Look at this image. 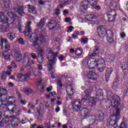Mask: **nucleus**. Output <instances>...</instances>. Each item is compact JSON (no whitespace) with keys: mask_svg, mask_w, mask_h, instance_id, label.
Masks as SVG:
<instances>
[{"mask_svg":"<svg viewBox=\"0 0 128 128\" xmlns=\"http://www.w3.org/2000/svg\"><path fill=\"white\" fill-rule=\"evenodd\" d=\"M108 102L110 103V106H112L113 108H116V112H120V109L118 108L120 104V99L118 96H112V94H110V92H108Z\"/></svg>","mask_w":128,"mask_h":128,"instance_id":"1","label":"nucleus"},{"mask_svg":"<svg viewBox=\"0 0 128 128\" xmlns=\"http://www.w3.org/2000/svg\"><path fill=\"white\" fill-rule=\"evenodd\" d=\"M58 54V52L54 53L52 50H50L49 51L48 57L49 62L47 66L48 72H50V70H54V64L56 63V58Z\"/></svg>","mask_w":128,"mask_h":128,"instance_id":"2","label":"nucleus"},{"mask_svg":"<svg viewBox=\"0 0 128 128\" xmlns=\"http://www.w3.org/2000/svg\"><path fill=\"white\" fill-rule=\"evenodd\" d=\"M4 116V118H6V120L4 122L6 124H9L10 126L11 125L12 126H18L20 124V119L16 118L14 116H8V115H6V114L4 112L2 113V116Z\"/></svg>","mask_w":128,"mask_h":128,"instance_id":"3","label":"nucleus"},{"mask_svg":"<svg viewBox=\"0 0 128 128\" xmlns=\"http://www.w3.org/2000/svg\"><path fill=\"white\" fill-rule=\"evenodd\" d=\"M88 4H90L91 6H94L98 4V0H84L80 6V12H84L88 10Z\"/></svg>","mask_w":128,"mask_h":128,"instance_id":"4","label":"nucleus"},{"mask_svg":"<svg viewBox=\"0 0 128 128\" xmlns=\"http://www.w3.org/2000/svg\"><path fill=\"white\" fill-rule=\"evenodd\" d=\"M104 64V60L102 58L96 60L94 58H90L87 62V64L90 68H94L98 66Z\"/></svg>","mask_w":128,"mask_h":128,"instance_id":"5","label":"nucleus"},{"mask_svg":"<svg viewBox=\"0 0 128 128\" xmlns=\"http://www.w3.org/2000/svg\"><path fill=\"white\" fill-rule=\"evenodd\" d=\"M29 40L31 42H38H38L40 44L46 42V37L44 35L40 34L39 38H38V35L36 33L32 34L30 36Z\"/></svg>","mask_w":128,"mask_h":128,"instance_id":"6","label":"nucleus"},{"mask_svg":"<svg viewBox=\"0 0 128 128\" xmlns=\"http://www.w3.org/2000/svg\"><path fill=\"white\" fill-rule=\"evenodd\" d=\"M120 112H116L114 114L112 115L110 117V124L111 126H116V122L120 120Z\"/></svg>","mask_w":128,"mask_h":128,"instance_id":"7","label":"nucleus"},{"mask_svg":"<svg viewBox=\"0 0 128 128\" xmlns=\"http://www.w3.org/2000/svg\"><path fill=\"white\" fill-rule=\"evenodd\" d=\"M98 34L101 38H104V37L108 36V31L104 26L98 27L97 30Z\"/></svg>","mask_w":128,"mask_h":128,"instance_id":"8","label":"nucleus"},{"mask_svg":"<svg viewBox=\"0 0 128 128\" xmlns=\"http://www.w3.org/2000/svg\"><path fill=\"white\" fill-rule=\"evenodd\" d=\"M36 52H38V62H39V64H42L44 62V50L42 49V48L39 46L37 48Z\"/></svg>","mask_w":128,"mask_h":128,"instance_id":"9","label":"nucleus"},{"mask_svg":"<svg viewBox=\"0 0 128 128\" xmlns=\"http://www.w3.org/2000/svg\"><path fill=\"white\" fill-rule=\"evenodd\" d=\"M72 106H73L74 112H78L82 108V100H77L72 102Z\"/></svg>","mask_w":128,"mask_h":128,"instance_id":"10","label":"nucleus"},{"mask_svg":"<svg viewBox=\"0 0 128 128\" xmlns=\"http://www.w3.org/2000/svg\"><path fill=\"white\" fill-rule=\"evenodd\" d=\"M11 54L14 58H16V60L17 62H20V60H22V54L18 52L16 50H12Z\"/></svg>","mask_w":128,"mask_h":128,"instance_id":"11","label":"nucleus"},{"mask_svg":"<svg viewBox=\"0 0 128 128\" xmlns=\"http://www.w3.org/2000/svg\"><path fill=\"white\" fill-rule=\"evenodd\" d=\"M104 54V50H100L98 48H95L93 53H90V56H102Z\"/></svg>","mask_w":128,"mask_h":128,"instance_id":"12","label":"nucleus"},{"mask_svg":"<svg viewBox=\"0 0 128 128\" xmlns=\"http://www.w3.org/2000/svg\"><path fill=\"white\" fill-rule=\"evenodd\" d=\"M4 42L5 44V50H6L8 51L10 50V43H8V41L6 39H2L1 40L2 50Z\"/></svg>","mask_w":128,"mask_h":128,"instance_id":"13","label":"nucleus"},{"mask_svg":"<svg viewBox=\"0 0 128 128\" xmlns=\"http://www.w3.org/2000/svg\"><path fill=\"white\" fill-rule=\"evenodd\" d=\"M114 36V33L111 30H108L107 31V40L109 44H112L114 42V39L112 38Z\"/></svg>","mask_w":128,"mask_h":128,"instance_id":"14","label":"nucleus"},{"mask_svg":"<svg viewBox=\"0 0 128 128\" xmlns=\"http://www.w3.org/2000/svg\"><path fill=\"white\" fill-rule=\"evenodd\" d=\"M107 16H108V22H114L116 20V12L113 11L110 12V13H108Z\"/></svg>","mask_w":128,"mask_h":128,"instance_id":"15","label":"nucleus"},{"mask_svg":"<svg viewBox=\"0 0 128 128\" xmlns=\"http://www.w3.org/2000/svg\"><path fill=\"white\" fill-rule=\"evenodd\" d=\"M2 56L5 60H10V54L8 50H4L2 52Z\"/></svg>","mask_w":128,"mask_h":128,"instance_id":"16","label":"nucleus"},{"mask_svg":"<svg viewBox=\"0 0 128 128\" xmlns=\"http://www.w3.org/2000/svg\"><path fill=\"white\" fill-rule=\"evenodd\" d=\"M24 6H18L17 8H14V10L17 13H18L20 16H24Z\"/></svg>","mask_w":128,"mask_h":128,"instance_id":"17","label":"nucleus"},{"mask_svg":"<svg viewBox=\"0 0 128 128\" xmlns=\"http://www.w3.org/2000/svg\"><path fill=\"white\" fill-rule=\"evenodd\" d=\"M32 24L31 22H29L27 23L26 26V31L24 32L25 36H28L32 32V28H30V24Z\"/></svg>","mask_w":128,"mask_h":128,"instance_id":"18","label":"nucleus"},{"mask_svg":"<svg viewBox=\"0 0 128 128\" xmlns=\"http://www.w3.org/2000/svg\"><path fill=\"white\" fill-rule=\"evenodd\" d=\"M113 70L112 68H108L106 70V80L107 82H108V80H110V74H112V72Z\"/></svg>","mask_w":128,"mask_h":128,"instance_id":"19","label":"nucleus"},{"mask_svg":"<svg viewBox=\"0 0 128 128\" xmlns=\"http://www.w3.org/2000/svg\"><path fill=\"white\" fill-rule=\"evenodd\" d=\"M87 76L89 80H96V78H94V76H96V74L92 71L89 72L87 74Z\"/></svg>","mask_w":128,"mask_h":128,"instance_id":"20","label":"nucleus"},{"mask_svg":"<svg viewBox=\"0 0 128 128\" xmlns=\"http://www.w3.org/2000/svg\"><path fill=\"white\" fill-rule=\"evenodd\" d=\"M66 92L69 96L74 94V89L72 87V86L68 85L66 88Z\"/></svg>","mask_w":128,"mask_h":128,"instance_id":"21","label":"nucleus"},{"mask_svg":"<svg viewBox=\"0 0 128 128\" xmlns=\"http://www.w3.org/2000/svg\"><path fill=\"white\" fill-rule=\"evenodd\" d=\"M50 30H54L56 26V22L54 20H51L48 24Z\"/></svg>","mask_w":128,"mask_h":128,"instance_id":"22","label":"nucleus"},{"mask_svg":"<svg viewBox=\"0 0 128 128\" xmlns=\"http://www.w3.org/2000/svg\"><path fill=\"white\" fill-rule=\"evenodd\" d=\"M4 8H6V10H8L10 6V0H3Z\"/></svg>","mask_w":128,"mask_h":128,"instance_id":"23","label":"nucleus"},{"mask_svg":"<svg viewBox=\"0 0 128 128\" xmlns=\"http://www.w3.org/2000/svg\"><path fill=\"white\" fill-rule=\"evenodd\" d=\"M46 24V18H42L40 21V22H38L37 24V26L39 28H44V24Z\"/></svg>","mask_w":128,"mask_h":128,"instance_id":"24","label":"nucleus"},{"mask_svg":"<svg viewBox=\"0 0 128 128\" xmlns=\"http://www.w3.org/2000/svg\"><path fill=\"white\" fill-rule=\"evenodd\" d=\"M24 92L28 96V94L34 93V90L31 88L30 87H27L24 88Z\"/></svg>","mask_w":128,"mask_h":128,"instance_id":"25","label":"nucleus"},{"mask_svg":"<svg viewBox=\"0 0 128 128\" xmlns=\"http://www.w3.org/2000/svg\"><path fill=\"white\" fill-rule=\"evenodd\" d=\"M10 18H6V16H4V14L2 12H0V22H8Z\"/></svg>","mask_w":128,"mask_h":128,"instance_id":"26","label":"nucleus"},{"mask_svg":"<svg viewBox=\"0 0 128 128\" xmlns=\"http://www.w3.org/2000/svg\"><path fill=\"white\" fill-rule=\"evenodd\" d=\"M7 14L9 18H10V20H12V22H14V20L18 16L16 15H14V14L12 12H8L7 13Z\"/></svg>","mask_w":128,"mask_h":128,"instance_id":"27","label":"nucleus"},{"mask_svg":"<svg viewBox=\"0 0 128 128\" xmlns=\"http://www.w3.org/2000/svg\"><path fill=\"white\" fill-rule=\"evenodd\" d=\"M10 26H8V22H6V23H4L2 24V27L1 28V29L4 32H8V30Z\"/></svg>","mask_w":128,"mask_h":128,"instance_id":"28","label":"nucleus"},{"mask_svg":"<svg viewBox=\"0 0 128 128\" xmlns=\"http://www.w3.org/2000/svg\"><path fill=\"white\" fill-rule=\"evenodd\" d=\"M85 100H88L92 104V106H94L96 104V98L90 97L89 98L84 99Z\"/></svg>","mask_w":128,"mask_h":128,"instance_id":"29","label":"nucleus"},{"mask_svg":"<svg viewBox=\"0 0 128 128\" xmlns=\"http://www.w3.org/2000/svg\"><path fill=\"white\" fill-rule=\"evenodd\" d=\"M82 52H84V51H82V48H78L76 50L75 52V54L78 56H80L82 54Z\"/></svg>","mask_w":128,"mask_h":128,"instance_id":"30","label":"nucleus"},{"mask_svg":"<svg viewBox=\"0 0 128 128\" xmlns=\"http://www.w3.org/2000/svg\"><path fill=\"white\" fill-rule=\"evenodd\" d=\"M106 58L108 60V62H114V55L111 54H108L106 56Z\"/></svg>","mask_w":128,"mask_h":128,"instance_id":"31","label":"nucleus"},{"mask_svg":"<svg viewBox=\"0 0 128 128\" xmlns=\"http://www.w3.org/2000/svg\"><path fill=\"white\" fill-rule=\"evenodd\" d=\"M8 36L10 40H14L16 38V33L10 32L8 34Z\"/></svg>","mask_w":128,"mask_h":128,"instance_id":"32","label":"nucleus"},{"mask_svg":"<svg viewBox=\"0 0 128 128\" xmlns=\"http://www.w3.org/2000/svg\"><path fill=\"white\" fill-rule=\"evenodd\" d=\"M28 12H30L31 14H32L33 12H34L36 11V8L34 6H32L30 4L28 5Z\"/></svg>","mask_w":128,"mask_h":128,"instance_id":"33","label":"nucleus"},{"mask_svg":"<svg viewBox=\"0 0 128 128\" xmlns=\"http://www.w3.org/2000/svg\"><path fill=\"white\" fill-rule=\"evenodd\" d=\"M8 94V90H6V89L4 88H0V96H6Z\"/></svg>","mask_w":128,"mask_h":128,"instance_id":"34","label":"nucleus"},{"mask_svg":"<svg viewBox=\"0 0 128 128\" xmlns=\"http://www.w3.org/2000/svg\"><path fill=\"white\" fill-rule=\"evenodd\" d=\"M36 104L34 105L32 104L30 102H29L28 104V108H30L32 110H34L36 106H38V100H36Z\"/></svg>","mask_w":128,"mask_h":128,"instance_id":"35","label":"nucleus"},{"mask_svg":"<svg viewBox=\"0 0 128 128\" xmlns=\"http://www.w3.org/2000/svg\"><path fill=\"white\" fill-rule=\"evenodd\" d=\"M85 18H86V20H89L90 22H92V20H94V15L91 14L86 15L85 16Z\"/></svg>","mask_w":128,"mask_h":128,"instance_id":"36","label":"nucleus"},{"mask_svg":"<svg viewBox=\"0 0 128 128\" xmlns=\"http://www.w3.org/2000/svg\"><path fill=\"white\" fill-rule=\"evenodd\" d=\"M102 64L98 65V68H97L98 70L100 72H104V70H106V66L104 64H102V66L101 67Z\"/></svg>","mask_w":128,"mask_h":128,"instance_id":"37","label":"nucleus"},{"mask_svg":"<svg viewBox=\"0 0 128 128\" xmlns=\"http://www.w3.org/2000/svg\"><path fill=\"white\" fill-rule=\"evenodd\" d=\"M32 72L34 76H40V74H42V73H40V72L38 70V69H34Z\"/></svg>","mask_w":128,"mask_h":128,"instance_id":"38","label":"nucleus"},{"mask_svg":"<svg viewBox=\"0 0 128 128\" xmlns=\"http://www.w3.org/2000/svg\"><path fill=\"white\" fill-rule=\"evenodd\" d=\"M40 109L38 108H37V112H44V104L40 102L39 104Z\"/></svg>","mask_w":128,"mask_h":128,"instance_id":"39","label":"nucleus"},{"mask_svg":"<svg viewBox=\"0 0 128 128\" xmlns=\"http://www.w3.org/2000/svg\"><path fill=\"white\" fill-rule=\"evenodd\" d=\"M7 68L8 70L6 72H4V74H7L8 76H10V74H12V67L11 66H8Z\"/></svg>","mask_w":128,"mask_h":128,"instance_id":"40","label":"nucleus"},{"mask_svg":"<svg viewBox=\"0 0 128 128\" xmlns=\"http://www.w3.org/2000/svg\"><path fill=\"white\" fill-rule=\"evenodd\" d=\"M36 116L38 120H42V118L44 116V114L42 112H37L36 114Z\"/></svg>","mask_w":128,"mask_h":128,"instance_id":"41","label":"nucleus"},{"mask_svg":"<svg viewBox=\"0 0 128 128\" xmlns=\"http://www.w3.org/2000/svg\"><path fill=\"white\" fill-rule=\"evenodd\" d=\"M30 72H28L27 74L24 75V78H23V80H22V82H26V80H28V78H30Z\"/></svg>","mask_w":128,"mask_h":128,"instance_id":"42","label":"nucleus"},{"mask_svg":"<svg viewBox=\"0 0 128 128\" xmlns=\"http://www.w3.org/2000/svg\"><path fill=\"white\" fill-rule=\"evenodd\" d=\"M103 94L102 90L99 89L96 92V96H102Z\"/></svg>","mask_w":128,"mask_h":128,"instance_id":"43","label":"nucleus"},{"mask_svg":"<svg viewBox=\"0 0 128 128\" xmlns=\"http://www.w3.org/2000/svg\"><path fill=\"white\" fill-rule=\"evenodd\" d=\"M84 94L86 98H89L90 95L92 94V90H84Z\"/></svg>","mask_w":128,"mask_h":128,"instance_id":"44","label":"nucleus"},{"mask_svg":"<svg viewBox=\"0 0 128 128\" xmlns=\"http://www.w3.org/2000/svg\"><path fill=\"white\" fill-rule=\"evenodd\" d=\"M16 76L17 78H18L20 82H22V80H24V74L20 73L17 74Z\"/></svg>","mask_w":128,"mask_h":128,"instance_id":"45","label":"nucleus"},{"mask_svg":"<svg viewBox=\"0 0 128 128\" xmlns=\"http://www.w3.org/2000/svg\"><path fill=\"white\" fill-rule=\"evenodd\" d=\"M12 98H13V100L12 101L8 102L10 104H14L16 102V99H14V96H10L8 98V100H12Z\"/></svg>","mask_w":128,"mask_h":128,"instance_id":"46","label":"nucleus"},{"mask_svg":"<svg viewBox=\"0 0 128 128\" xmlns=\"http://www.w3.org/2000/svg\"><path fill=\"white\" fill-rule=\"evenodd\" d=\"M18 42L19 44H22V46H24L25 44V42L24 40V39H22V38H20L18 39Z\"/></svg>","mask_w":128,"mask_h":128,"instance_id":"47","label":"nucleus"},{"mask_svg":"<svg viewBox=\"0 0 128 128\" xmlns=\"http://www.w3.org/2000/svg\"><path fill=\"white\" fill-rule=\"evenodd\" d=\"M24 62H26V64H30V60L28 57L24 58Z\"/></svg>","mask_w":128,"mask_h":128,"instance_id":"48","label":"nucleus"},{"mask_svg":"<svg viewBox=\"0 0 128 128\" xmlns=\"http://www.w3.org/2000/svg\"><path fill=\"white\" fill-rule=\"evenodd\" d=\"M44 126L46 128H52L50 127V122H46L44 124Z\"/></svg>","mask_w":128,"mask_h":128,"instance_id":"49","label":"nucleus"},{"mask_svg":"<svg viewBox=\"0 0 128 128\" xmlns=\"http://www.w3.org/2000/svg\"><path fill=\"white\" fill-rule=\"evenodd\" d=\"M54 14L56 16H60V10L59 8H56L54 10Z\"/></svg>","mask_w":128,"mask_h":128,"instance_id":"50","label":"nucleus"},{"mask_svg":"<svg viewBox=\"0 0 128 128\" xmlns=\"http://www.w3.org/2000/svg\"><path fill=\"white\" fill-rule=\"evenodd\" d=\"M28 122V118L26 117H24L22 120V124H26Z\"/></svg>","mask_w":128,"mask_h":128,"instance_id":"51","label":"nucleus"},{"mask_svg":"<svg viewBox=\"0 0 128 128\" xmlns=\"http://www.w3.org/2000/svg\"><path fill=\"white\" fill-rule=\"evenodd\" d=\"M98 118H100L101 120H104V114L103 112H102L100 114Z\"/></svg>","mask_w":128,"mask_h":128,"instance_id":"52","label":"nucleus"},{"mask_svg":"<svg viewBox=\"0 0 128 128\" xmlns=\"http://www.w3.org/2000/svg\"><path fill=\"white\" fill-rule=\"evenodd\" d=\"M11 66H13L14 68H18V66H16V62H14V61H12L11 62Z\"/></svg>","mask_w":128,"mask_h":128,"instance_id":"53","label":"nucleus"},{"mask_svg":"<svg viewBox=\"0 0 128 128\" xmlns=\"http://www.w3.org/2000/svg\"><path fill=\"white\" fill-rule=\"evenodd\" d=\"M81 42L83 44H86L88 42V38H82Z\"/></svg>","mask_w":128,"mask_h":128,"instance_id":"54","label":"nucleus"},{"mask_svg":"<svg viewBox=\"0 0 128 128\" xmlns=\"http://www.w3.org/2000/svg\"><path fill=\"white\" fill-rule=\"evenodd\" d=\"M119 128H126V125L124 122H122Z\"/></svg>","mask_w":128,"mask_h":128,"instance_id":"55","label":"nucleus"},{"mask_svg":"<svg viewBox=\"0 0 128 128\" xmlns=\"http://www.w3.org/2000/svg\"><path fill=\"white\" fill-rule=\"evenodd\" d=\"M68 30L67 31L68 32H72L74 30V26H70L68 27Z\"/></svg>","mask_w":128,"mask_h":128,"instance_id":"56","label":"nucleus"},{"mask_svg":"<svg viewBox=\"0 0 128 128\" xmlns=\"http://www.w3.org/2000/svg\"><path fill=\"white\" fill-rule=\"evenodd\" d=\"M110 6H114V8H116V2L114 1H112L110 2Z\"/></svg>","mask_w":128,"mask_h":128,"instance_id":"57","label":"nucleus"},{"mask_svg":"<svg viewBox=\"0 0 128 128\" xmlns=\"http://www.w3.org/2000/svg\"><path fill=\"white\" fill-rule=\"evenodd\" d=\"M92 8H94V10H100V6H92Z\"/></svg>","mask_w":128,"mask_h":128,"instance_id":"58","label":"nucleus"},{"mask_svg":"<svg viewBox=\"0 0 128 128\" xmlns=\"http://www.w3.org/2000/svg\"><path fill=\"white\" fill-rule=\"evenodd\" d=\"M57 84L58 86H60V88H62V81L60 80H58Z\"/></svg>","mask_w":128,"mask_h":128,"instance_id":"59","label":"nucleus"},{"mask_svg":"<svg viewBox=\"0 0 128 128\" xmlns=\"http://www.w3.org/2000/svg\"><path fill=\"white\" fill-rule=\"evenodd\" d=\"M31 57L32 58H33V60H36V54L34 53H32L31 54Z\"/></svg>","mask_w":128,"mask_h":128,"instance_id":"60","label":"nucleus"},{"mask_svg":"<svg viewBox=\"0 0 128 128\" xmlns=\"http://www.w3.org/2000/svg\"><path fill=\"white\" fill-rule=\"evenodd\" d=\"M81 112H88V108H84L81 110Z\"/></svg>","mask_w":128,"mask_h":128,"instance_id":"61","label":"nucleus"},{"mask_svg":"<svg viewBox=\"0 0 128 128\" xmlns=\"http://www.w3.org/2000/svg\"><path fill=\"white\" fill-rule=\"evenodd\" d=\"M120 36L121 38H125L126 36V33H124V32H122L120 34Z\"/></svg>","mask_w":128,"mask_h":128,"instance_id":"62","label":"nucleus"},{"mask_svg":"<svg viewBox=\"0 0 128 128\" xmlns=\"http://www.w3.org/2000/svg\"><path fill=\"white\" fill-rule=\"evenodd\" d=\"M2 78V80H6V73H3Z\"/></svg>","mask_w":128,"mask_h":128,"instance_id":"63","label":"nucleus"},{"mask_svg":"<svg viewBox=\"0 0 128 128\" xmlns=\"http://www.w3.org/2000/svg\"><path fill=\"white\" fill-rule=\"evenodd\" d=\"M58 58L60 60L62 61L64 60V57L62 55H61L59 56Z\"/></svg>","mask_w":128,"mask_h":128,"instance_id":"64","label":"nucleus"}]
</instances>
